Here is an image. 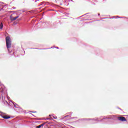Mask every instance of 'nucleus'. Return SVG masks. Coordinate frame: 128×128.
Returning <instances> with one entry per match:
<instances>
[{
	"label": "nucleus",
	"instance_id": "nucleus-1",
	"mask_svg": "<svg viewBox=\"0 0 128 128\" xmlns=\"http://www.w3.org/2000/svg\"><path fill=\"white\" fill-rule=\"evenodd\" d=\"M6 87H4V86L0 84V98L2 99L4 102H6V104H8V101L6 100Z\"/></svg>",
	"mask_w": 128,
	"mask_h": 128
},
{
	"label": "nucleus",
	"instance_id": "nucleus-2",
	"mask_svg": "<svg viewBox=\"0 0 128 128\" xmlns=\"http://www.w3.org/2000/svg\"><path fill=\"white\" fill-rule=\"evenodd\" d=\"M114 118H116V116H104V118H103V119H102V120H98V118H95V119H92V124H94L96 123V121L97 120L98 122H102V120H114Z\"/></svg>",
	"mask_w": 128,
	"mask_h": 128
},
{
	"label": "nucleus",
	"instance_id": "nucleus-3",
	"mask_svg": "<svg viewBox=\"0 0 128 128\" xmlns=\"http://www.w3.org/2000/svg\"><path fill=\"white\" fill-rule=\"evenodd\" d=\"M6 48L10 54V48H12V40H10V38L8 36H7L6 38Z\"/></svg>",
	"mask_w": 128,
	"mask_h": 128
},
{
	"label": "nucleus",
	"instance_id": "nucleus-4",
	"mask_svg": "<svg viewBox=\"0 0 128 128\" xmlns=\"http://www.w3.org/2000/svg\"><path fill=\"white\" fill-rule=\"evenodd\" d=\"M0 116L3 118H4L5 120H8V118H10V116H8L4 114V113L2 112H0Z\"/></svg>",
	"mask_w": 128,
	"mask_h": 128
},
{
	"label": "nucleus",
	"instance_id": "nucleus-5",
	"mask_svg": "<svg viewBox=\"0 0 128 128\" xmlns=\"http://www.w3.org/2000/svg\"><path fill=\"white\" fill-rule=\"evenodd\" d=\"M118 120H121V122H126V118L124 116H118Z\"/></svg>",
	"mask_w": 128,
	"mask_h": 128
},
{
	"label": "nucleus",
	"instance_id": "nucleus-6",
	"mask_svg": "<svg viewBox=\"0 0 128 128\" xmlns=\"http://www.w3.org/2000/svg\"><path fill=\"white\" fill-rule=\"evenodd\" d=\"M68 0H62V4H64V6H68Z\"/></svg>",
	"mask_w": 128,
	"mask_h": 128
},
{
	"label": "nucleus",
	"instance_id": "nucleus-7",
	"mask_svg": "<svg viewBox=\"0 0 128 128\" xmlns=\"http://www.w3.org/2000/svg\"><path fill=\"white\" fill-rule=\"evenodd\" d=\"M16 18H18V16H17L16 17H12V16L10 17V19L12 21L16 20Z\"/></svg>",
	"mask_w": 128,
	"mask_h": 128
},
{
	"label": "nucleus",
	"instance_id": "nucleus-8",
	"mask_svg": "<svg viewBox=\"0 0 128 128\" xmlns=\"http://www.w3.org/2000/svg\"><path fill=\"white\" fill-rule=\"evenodd\" d=\"M13 104H14V108H18V104H16L14 102V103H13Z\"/></svg>",
	"mask_w": 128,
	"mask_h": 128
},
{
	"label": "nucleus",
	"instance_id": "nucleus-9",
	"mask_svg": "<svg viewBox=\"0 0 128 128\" xmlns=\"http://www.w3.org/2000/svg\"><path fill=\"white\" fill-rule=\"evenodd\" d=\"M2 28H4V24H2V23H1L0 24V30H2Z\"/></svg>",
	"mask_w": 128,
	"mask_h": 128
},
{
	"label": "nucleus",
	"instance_id": "nucleus-10",
	"mask_svg": "<svg viewBox=\"0 0 128 128\" xmlns=\"http://www.w3.org/2000/svg\"><path fill=\"white\" fill-rule=\"evenodd\" d=\"M41 126H44V124H41L38 126H36V128H40Z\"/></svg>",
	"mask_w": 128,
	"mask_h": 128
},
{
	"label": "nucleus",
	"instance_id": "nucleus-11",
	"mask_svg": "<svg viewBox=\"0 0 128 128\" xmlns=\"http://www.w3.org/2000/svg\"><path fill=\"white\" fill-rule=\"evenodd\" d=\"M54 118V120H56V118H57L56 116H53Z\"/></svg>",
	"mask_w": 128,
	"mask_h": 128
},
{
	"label": "nucleus",
	"instance_id": "nucleus-12",
	"mask_svg": "<svg viewBox=\"0 0 128 128\" xmlns=\"http://www.w3.org/2000/svg\"><path fill=\"white\" fill-rule=\"evenodd\" d=\"M12 8H13L14 10H16V8H15V7H12Z\"/></svg>",
	"mask_w": 128,
	"mask_h": 128
},
{
	"label": "nucleus",
	"instance_id": "nucleus-13",
	"mask_svg": "<svg viewBox=\"0 0 128 128\" xmlns=\"http://www.w3.org/2000/svg\"><path fill=\"white\" fill-rule=\"evenodd\" d=\"M55 48H58V46H56Z\"/></svg>",
	"mask_w": 128,
	"mask_h": 128
},
{
	"label": "nucleus",
	"instance_id": "nucleus-14",
	"mask_svg": "<svg viewBox=\"0 0 128 128\" xmlns=\"http://www.w3.org/2000/svg\"><path fill=\"white\" fill-rule=\"evenodd\" d=\"M50 48H54L53 47H51Z\"/></svg>",
	"mask_w": 128,
	"mask_h": 128
},
{
	"label": "nucleus",
	"instance_id": "nucleus-15",
	"mask_svg": "<svg viewBox=\"0 0 128 128\" xmlns=\"http://www.w3.org/2000/svg\"><path fill=\"white\" fill-rule=\"evenodd\" d=\"M98 16H100V14H98Z\"/></svg>",
	"mask_w": 128,
	"mask_h": 128
},
{
	"label": "nucleus",
	"instance_id": "nucleus-16",
	"mask_svg": "<svg viewBox=\"0 0 128 128\" xmlns=\"http://www.w3.org/2000/svg\"><path fill=\"white\" fill-rule=\"evenodd\" d=\"M38 50H40V48H38Z\"/></svg>",
	"mask_w": 128,
	"mask_h": 128
}]
</instances>
